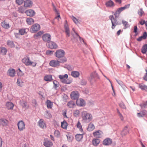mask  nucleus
Segmentation results:
<instances>
[{"label": "nucleus", "mask_w": 147, "mask_h": 147, "mask_svg": "<svg viewBox=\"0 0 147 147\" xmlns=\"http://www.w3.org/2000/svg\"><path fill=\"white\" fill-rule=\"evenodd\" d=\"M6 106L8 109H12L13 108L14 105L12 102H8L6 104Z\"/></svg>", "instance_id": "nucleus-32"}, {"label": "nucleus", "mask_w": 147, "mask_h": 147, "mask_svg": "<svg viewBox=\"0 0 147 147\" xmlns=\"http://www.w3.org/2000/svg\"><path fill=\"white\" fill-rule=\"evenodd\" d=\"M18 129L22 131L25 128V123L22 120L20 121L18 123Z\"/></svg>", "instance_id": "nucleus-9"}, {"label": "nucleus", "mask_w": 147, "mask_h": 147, "mask_svg": "<svg viewBox=\"0 0 147 147\" xmlns=\"http://www.w3.org/2000/svg\"><path fill=\"white\" fill-rule=\"evenodd\" d=\"M32 2L30 0H26L24 1V6L25 7H28L32 6Z\"/></svg>", "instance_id": "nucleus-23"}, {"label": "nucleus", "mask_w": 147, "mask_h": 147, "mask_svg": "<svg viewBox=\"0 0 147 147\" xmlns=\"http://www.w3.org/2000/svg\"><path fill=\"white\" fill-rule=\"evenodd\" d=\"M8 121L5 119H0V125L3 126L7 125Z\"/></svg>", "instance_id": "nucleus-22"}, {"label": "nucleus", "mask_w": 147, "mask_h": 147, "mask_svg": "<svg viewBox=\"0 0 147 147\" xmlns=\"http://www.w3.org/2000/svg\"><path fill=\"white\" fill-rule=\"evenodd\" d=\"M25 13L27 16L30 17L33 16L35 14L34 11L32 9H29L27 10L26 11Z\"/></svg>", "instance_id": "nucleus-18"}, {"label": "nucleus", "mask_w": 147, "mask_h": 147, "mask_svg": "<svg viewBox=\"0 0 147 147\" xmlns=\"http://www.w3.org/2000/svg\"><path fill=\"white\" fill-rule=\"evenodd\" d=\"M122 10L120 9V8H118L117 11L114 13V15L115 16V17L113 15H111L109 16V19L111 20L112 23L111 28L113 29H114L115 27L117 25H120L121 24L119 22L117 21V18L119 16V14L122 11Z\"/></svg>", "instance_id": "nucleus-1"}, {"label": "nucleus", "mask_w": 147, "mask_h": 147, "mask_svg": "<svg viewBox=\"0 0 147 147\" xmlns=\"http://www.w3.org/2000/svg\"><path fill=\"white\" fill-rule=\"evenodd\" d=\"M72 19L74 22L76 24H77L78 22V19H76L75 17L72 16Z\"/></svg>", "instance_id": "nucleus-59"}, {"label": "nucleus", "mask_w": 147, "mask_h": 147, "mask_svg": "<svg viewBox=\"0 0 147 147\" xmlns=\"http://www.w3.org/2000/svg\"><path fill=\"white\" fill-rule=\"evenodd\" d=\"M47 107L48 108L51 109L52 108L53 104L49 100H47L46 102Z\"/></svg>", "instance_id": "nucleus-38"}, {"label": "nucleus", "mask_w": 147, "mask_h": 147, "mask_svg": "<svg viewBox=\"0 0 147 147\" xmlns=\"http://www.w3.org/2000/svg\"><path fill=\"white\" fill-rule=\"evenodd\" d=\"M20 103L23 108H25L27 106V103L24 100H20Z\"/></svg>", "instance_id": "nucleus-47"}, {"label": "nucleus", "mask_w": 147, "mask_h": 147, "mask_svg": "<svg viewBox=\"0 0 147 147\" xmlns=\"http://www.w3.org/2000/svg\"><path fill=\"white\" fill-rule=\"evenodd\" d=\"M119 106L122 109H125L126 108L123 102H121L119 104Z\"/></svg>", "instance_id": "nucleus-62"}, {"label": "nucleus", "mask_w": 147, "mask_h": 147, "mask_svg": "<svg viewBox=\"0 0 147 147\" xmlns=\"http://www.w3.org/2000/svg\"><path fill=\"white\" fill-rule=\"evenodd\" d=\"M47 47L51 49H56L58 48V45L55 42L52 41H50L46 44Z\"/></svg>", "instance_id": "nucleus-5"}, {"label": "nucleus", "mask_w": 147, "mask_h": 147, "mask_svg": "<svg viewBox=\"0 0 147 147\" xmlns=\"http://www.w3.org/2000/svg\"><path fill=\"white\" fill-rule=\"evenodd\" d=\"M27 23L29 25L32 24L34 22V20L31 18H28L26 20Z\"/></svg>", "instance_id": "nucleus-35"}, {"label": "nucleus", "mask_w": 147, "mask_h": 147, "mask_svg": "<svg viewBox=\"0 0 147 147\" xmlns=\"http://www.w3.org/2000/svg\"><path fill=\"white\" fill-rule=\"evenodd\" d=\"M38 123L39 126L41 128L43 129L46 127V124L43 119H40Z\"/></svg>", "instance_id": "nucleus-14"}, {"label": "nucleus", "mask_w": 147, "mask_h": 147, "mask_svg": "<svg viewBox=\"0 0 147 147\" xmlns=\"http://www.w3.org/2000/svg\"><path fill=\"white\" fill-rule=\"evenodd\" d=\"M61 81L62 83L66 84H69L71 83V82L70 80L66 78L61 80Z\"/></svg>", "instance_id": "nucleus-48"}, {"label": "nucleus", "mask_w": 147, "mask_h": 147, "mask_svg": "<svg viewBox=\"0 0 147 147\" xmlns=\"http://www.w3.org/2000/svg\"><path fill=\"white\" fill-rule=\"evenodd\" d=\"M71 75L74 78H77L79 76L80 73L78 71H73L71 72Z\"/></svg>", "instance_id": "nucleus-33"}, {"label": "nucleus", "mask_w": 147, "mask_h": 147, "mask_svg": "<svg viewBox=\"0 0 147 147\" xmlns=\"http://www.w3.org/2000/svg\"><path fill=\"white\" fill-rule=\"evenodd\" d=\"M65 52L64 50L61 49H58L55 53L54 55L57 58H60L64 57Z\"/></svg>", "instance_id": "nucleus-4"}, {"label": "nucleus", "mask_w": 147, "mask_h": 147, "mask_svg": "<svg viewBox=\"0 0 147 147\" xmlns=\"http://www.w3.org/2000/svg\"><path fill=\"white\" fill-rule=\"evenodd\" d=\"M44 79L46 81H51L52 80V77L51 75H47L45 76Z\"/></svg>", "instance_id": "nucleus-36"}, {"label": "nucleus", "mask_w": 147, "mask_h": 147, "mask_svg": "<svg viewBox=\"0 0 147 147\" xmlns=\"http://www.w3.org/2000/svg\"><path fill=\"white\" fill-rule=\"evenodd\" d=\"M95 128L94 125L92 123H90L87 128V130L89 131H92Z\"/></svg>", "instance_id": "nucleus-29"}, {"label": "nucleus", "mask_w": 147, "mask_h": 147, "mask_svg": "<svg viewBox=\"0 0 147 147\" xmlns=\"http://www.w3.org/2000/svg\"><path fill=\"white\" fill-rule=\"evenodd\" d=\"M138 87L142 90L147 92V86L140 84L139 85Z\"/></svg>", "instance_id": "nucleus-31"}, {"label": "nucleus", "mask_w": 147, "mask_h": 147, "mask_svg": "<svg viewBox=\"0 0 147 147\" xmlns=\"http://www.w3.org/2000/svg\"><path fill=\"white\" fill-rule=\"evenodd\" d=\"M144 13V12L142 8L140 9L138 11V14L140 16H141Z\"/></svg>", "instance_id": "nucleus-53"}, {"label": "nucleus", "mask_w": 147, "mask_h": 147, "mask_svg": "<svg viewBox=\"0 0 147 147\" xmlns=\"http://www.w3.org/2000/svg\"><path fill=\"white\" fill-rule=\"evenodd\" d=\"M141 36L144 39H146L147 37V33L146 32H144L143 34V35Z\"/></svg>", "instance_id": "nucleus-63"}, {"label": "nucleus", "mask_w": 147, "mask_h": 147, "mask_svg": "<svg viewBox=\"0 0 147 147\" xmlns=\"http://www.w3.org/2000/svg\"><path fill=\"white\" fill-rule=\"evenodd\" d=\"M44 145L47 147H51L53 145V143L50 140H45L44 142Z\"/></svg>", "instance_id": "nucleus-21"}, {"label": "nucleus", "mask_w": 147, "mask_h": 147, "mask_svg": "<svg viewBox=\"0 0 147 147\" xmlns=\"http://www.w3.org/2000/svg\"><path fill=\"white\" fill-rule=\"evenodd\" d=\"M129 132L127 126L125 127L123 131L121 132V135L125 136Z\"/></svg>", "instance_id": "nucleus-30"}, {"label": "nucleus", "mask_w": 147, "mask_h": 147, "mask_svg": "<svg viewBox=\"0 0 147 147\" xmlns=\"http://www.w3.org/2000/svg\"><path fill=\"white\" fill-rule=\"evenodd\" d=\"M64 67L67 68L69 70H71L72 69V67H71V65H65Z\"/></svg>", "instance_id": "nucleus-61"}, {"label": "nucleus", "mask_w": 147, "mask_h": 147, "mask_svg": "<svg viewBox=\"0 0 147 147\" xmlns=\"http://www.w3.org/2000/svg\"><path fill=\"white\" fill-rule=\"evenodd\" d=\"M59 78L61 80H62L65 78L67 79L68 78V75L67 74H65L63 75H60L59 76Z\"/></svg>", "instance_id": "nucleus-45"}, {"label": "nucleus", "mask_w": 147, "mask_h": 147, "mask_svg": "<svg viewBox=\"0 0 147 147\" xmlns=\"http://www.w3.org/2000/svg\"><path fill=\"white\" fill-rule=\"evenodd\" d=\"M22 61L26 66H30L32 65V62L30 61V59L28 56H26L22 59Z\"/></svg>", "instance_id": "nucleus-8"}, {"label": "nucleus", "mask_w": 147, "mask_h": 147, "mask_svg": "<svg viewBox=\"0 0 147 147\" xmlns=\"http://www.w3.org/2000/svg\"><path fill=\"white\" fill-rule=\"evenodd\" d=\"M116 80L117 83L119 84V85H120L121 87L123 88V89L125 90L126 89V86L121 81L117 80L116 79Z\"/></svg>", "instance_id": "nucleus-28"}, {"label": "nucleus", "mask_w": 147, "mask_h": 147, "mask_svg": "<svg viewBox=\"0 0 147 147\" xmlns=\"http://www.w3.org/2000/svg\"><path fill=\"white\" fill-rule=\"evenodd\" d=\"M140 106L142 109L147 108V101L140 104Z\"/></svg>", "instance_id": "nucleus-52"}, {"label": "nucleus", "mask_w": 147, "mask_h": 147, "mask_svg": "<svg viewBox=\"0 0 147 147\" xmlns=\"http://www.w3.org/2000/svg\"><path fill=\"white\" fill-rule=\"evenodd\" d=\"M77 105L79 107H83L85 105V102L82 99H78L76 101Z\"/></svg>", "instance_id": "nucleus-11"}, {"label": "nucleus", "mask_w": 147, "mask_h": 147, "mask_svg": "<svg viewBox=\"0 0 147 147\" xmlns=\"http://www.w3.org/2000/svg\"><path fill=\"white\" fill-rule=\"evenodd\" d=\"M54 136L57 138H59L60 136V132L58 130H55L54 133Z\"/></svg>", "instance_id": "nucleus-51"}, {"label": "nucleus", "mask_w": 147, "mask_h": 147, "mask_svg": "<svg viewBox=\"0 0 147 147\" xmlns=\"http://www.w3.org/2000/svg\"><path fill=\"white\" fill-rule=\"evenodd\" d=\"M146 111L145 110L141 111L137 113V116L139 117H143L146 114Z\"/></svg>", "instance_id": "nucleus-25"}, {"label": "nucleus", "mask_w": 147, "mask_h": 147, "mask_svg": "<svg viewBox=\"0 0 147 147\" xmlns=\"http://www.w3.org/2000/svg\"><path fill=\"white\" fill-rule=\"evenodd\" d=\"M43 33L42 31H39L36 34H34V38L38 37V36H41Z\"/></svg>", "instance_id": "nucleus-49"}, {"label": "nucleus", "mask_w": 147, "mask_h": 147, "mask_svg": "<svg viewBox=\"0 0 147 147\" xmlns=\"http://www.w3.org/2000/svg\"><path fill=\"white\" fill-rule=\"evenodd\" d=\"M22 81L21 80L19 79H18L17 83L18 84V86L22 87Z\"/></svg>", "instance_id": "nucleus-55"}, {"label": "nucleus", "mask_w": 147, "mask_h": 147, "mask_svg": "<svg viewBox=\"0 0 147 147\" xmlns=\"http://www.w3.org/2000/svg\"><path fill=\"white\" fill-rule=\"evenodd\" d=\"M147 51V44H145L142 47L141 52L143 54H145Z\"/></svg>", "instance_id": "nucleus-39"}, {"label": "nucleus", "mask_w": 147, "mask_h": 147, "mask_svg": "<svg viewBox=\"0 0 147 147\" xmlns=\"http://www.w3.org/2000/svg\"><path fill=\"white\" fill-rule=\"evenodd\" d=\"M40 28L39 24L36 23L34 24L31 26L30 30L32 33H34L39 30Z\"/></svg>", "instance_id": "nucleus-6"}, {"label": "nucleus", "mask_w": 147, "mask_h": 147, "mask_svg": "<svg viewBox=\"0 0 147 147\" xmlns=\"http://www.w3.org/2000/svg\"><path fill=\"white\" fill-rule=\"evenodd\" d=\"M79 95V92L78 91H75L71 92L70 96L72 100H76L78 99Z\"/></svg>", "instance_id": "nucleus-7"}, {"label": "nucleus", "mask_w": 147, "mask_h": 147, "mask_svg": "<svg viewBox=\"0 0 147 147\" xmlns=\"http://www.w3.org/2000/svg\"><path fill=\"white\" fill-rule=\"evenodd\" d=\"M105 5L107 7H113L115 5L113 2L111 0H109L105 3Z\"/></svg>", "instance_id": "nucleus-20"}, {"label": "nucleus", "mask_w": 147, "mask_h": 147, "mask_svg": "<svg viewBox=\"0 0 147 147\" xmlns=\"http://www.w3.org/2000/svg\"><path fill=\"white\" fill-rule=\"evenodd\" d=\"M93 134L95 137L98 138H100L102 136L103 132L101 131L98 130L94 132Z\"/></svg>", "instance_id": "nucleus-15"}, {"label": "nucleus", "mask_w": 147, "mask_h": 147, "mask_svg": "<svg viewBox=\"0 0 147 147\" xmlns=\"http://www.w3.org/2000/svg\"><path fill=\"white\" fill-rule=\"evenodd\" d=\"M24 0H16V3L18 5H20L22 4L24 2Z\"/></svg>", "instance_id": "nucleus-58"}, {"label": "nucleus", "mask_w": 147, "mask_h": 147, "mask_svg": "<svg viewBox=\"0 0 147 147\" xmlns=\"http://www.w3.org/2000/svg\"><path fill=\"white\" fill-rule=\"evenodd\" d=\"M81 134H77L76 135V139L77 141H79L82 138L84 132H83Z\"/></svg>", "instance_id": "nucleus-26"}, {"label": "nucleus", "mask_w": 147, "mask_h": 147, "mask_svg": "<svg viewBox=\"0 0 147 147\" xmlns=\"http://www.w3.org/2000/svg\"><path fill=\"white\" fill-rule=\"evenodd\" d=\"M100 142V140L97 138L93 139L92 141V144L95 146H97L98 144H99Z\"/></svg>", "instance_id": "nucleus-34"}, {"label": "nucleus", "mask_w": 147, "mask_h": 147, "mask_svg": "<svg viewBox=\"0 0 147 147\" xmlns=\"http://www.w3.org/2000/svg\"><path fill=\"white\" fill-rule=\"evenodd\" d=\"M17 71V74L18 76H21L24 75V73L20 68L18 69Z\"/></svg>", "instance_id": "nucleus-54"}, {"label": "nucleus", "mask_w": 147, "mask_h": 147, "mask_svg": "<svg viewBox=\"0 0 147 147\" xmlns=\"http://www.w3.org/2000/svg\"><path fill=\"white\" fill-rule=\"evenodd\" d=\"M64 27L65 30V32L67 34V36L69 37L70 35L69 29L68 24L67 22L65 24Z\"/></svg>", "instance_id": "nucleus-17"}, {"label": "nucleus", "mask_w": 147, "mask_h": 147, "mask_svg": "<svg viewBox=\"0 0 147 147\" xmlns=\"http://www.w3.org/2000/svg\"><path fill=\"white\" fill-rule=\"evenodd\" d=\"M54 51H53L48 50H47L46 51V54L47 55L51 56L53 54Z\"/></svg>", "instance_id": "nucleus-50"}, {"label": "nucleus", "mask_w": 147, "mask_h": 147, "mask_svg": "<svg viewBox=\"0 0 147 147\" xmlns=\"http://www.w3.org/2000/svg\"><path fill=\"white\" fill-rule=\"evenodd\" d=\"M29 31V29L28 28H22L19 29V32L20 34L23 35L25 34H26Z\"/></svg>", "instance_id": "nucleus-19"}, {"label": "nucleus", "mask_w": 147, "mask_h": 147, "mask_svg": "<svg viewBox=\"0 0 147 147\" xmlns=\"http://www.w3.org/2000/svg\"><path fill=\"white\" fill-rule=\"evenodd\" d=\"M53 84H54V88L56 90H57V88L59 86V82L56 80H54L53 81Z\"/></svg>", "instance_id": "nucleus-41"}, {"label": "nucleus", "mask_w": 147, "mask_h": 147, "mask_svg": "<svg viewBox=\"0 0 147 147\" xmlns=\"http://www.w3.org/2000/svg\"><path fill=\"white\" fill-rule=\"evenodd\" d=\"M42 38L44 41L48 42L51 41V36L50 34L47 33L44 34L43 35Z\"/></svg>", "instance_id": "nucleus-10"}, {"label": "nucleus", "mask_w": 147, "mask_h": 147, "mask_svg": "<svg viewBox=\"0 0 147 147\" xmlns=\"http://www.w3.org/2000/svg\"><path fill=\"white\" fill-rule=\"evenodd\" d=\"M80 84L82 85H85L86 84L87 81L84 79H82L80 82Z\"/></svg>", "instance_id": "nucleus-60"}, {"label": "nucleus", "mask_w": 147, "mask_h": 147, "mask_svg": "<svg viewBox=\"0 0 147 147\" xmlns=\"http://www.w3.org/2000/svg\"><path fill=\"white\" fill-rule=\"evenodd\" d=\"M82 116L83 121L85 123H89L92 120L93 117L92 114L86 111L82 112Z\"/></svg>", "instance_id": "nucleus-2"}, {"label": "nucleus", "mask_w": 147, "mask_h": 147, "mask_svg": "<svg viewBox=\"0 0 147 147\" xmlns=\"http://www.w3.org/2000/svg\"><path fill=\"white\" fill-rule=\"evenodd\" d=\"M59 63H63L66 62L67 61L66 58L64 57L63 58H59Z\"/></svg>", "instance_id": "nucleus-44"}, {"label": "nucleus", "mask_w": 147, "mask_h": 147, "mask_svg": "<svg viewBox=\"0 0 147 147\" xmlns=\"http://www.w3.org/2000/svg\"><path fill=\"white\" fill-rule=\"evenodd\" d=\"M7 74L11 77H13L15 76L16 71L13 69H9L7 71Z\"/></svg>", "instance_id": "nucleus-16"}, {"label": "nucleus", "mask_w": 147, "mask_h": 147, "mask_svg": "<svg viewBox=\"0 0 147 147\" xmlns=\"http://www.w3.org/2000/svg\"><path fill=\"white\" fill-rule=\"evenodd\" d=\"M143 79L144 80L147 81V73H145L143 77Z\"/></svg>", "instance_id": "nucleus-64"}, {"label": "nucleus", "mask_w": 147, "mask_h": 147, "mask_svg": "<svg viewBox=\"0 0 147 147\" xmlns=\"http://www.w3.org/2000/svg\"><path fill=\"white\" fill-rule=\"evenodd\" d=\"M59 62L58 60H52L50 62L49 65L52 67H56L59 65Z\"/></svg>", "instance_id": "nucleus-13"}, {"label": "nucleus", "mask_w": 147, "mask_h": 147, "mask_svg": "<svg viewBox=\"0 0 147 147\" xmlns=\"http://www.w3.org/2000/svg\"><path fill=\"white\" fill-rule=\"evenodd\" d=\"M7 52V49L4 47L0 48V53L3 55L6 54Z\"/></svg>", "instance_id": "nucleus-37"}, {"label": "nucleus", "mask_w": 147, "mask_h": 147, "mask_svg": "<svg viewBox=\"0 0 147 147\" xmlns=\"http://www.w3.org/2000/svg\"><path fill=\"white\" fill-rule=\"evenodd\" d=\"M112 142V140L110 138H107L103 140L102 144L105 146H108L111 145Z\"/></svg>", "instance_id": "nucleus-12"}, {"label": "nucleus", "mask_w": 147, "mask_h": 147, "mask_svg": "<svg viewBox=\"0 0 147 147\" xmlns=\"http://www.w3.org/2000/svg\"><path fill=\"white\" fill-rule=\"evenodd\" d=\"M122 23L124 27V29L127 28L130 26V25L128 24V22L125 21L123 20H122Z\"/></svg>", "instance_id": "nucleus-40"}, {"label": "nucleus", "mask_w": 147, "mask_h": 147, "mask_svg": "<svg viewBox=\"0 0 147 147\" xmlns=\"http://www.w3.org/2000/svg\"><path fill=\"white\" fill-rule=\"evenodd\" d=\"M75 103L74 101H70L68 102L67 105L70 108H74L75 106Z\"/></svg>", "instance_id": "nucleus-27"}, {"label": "nucleus", "mask_w": 147, "mask_h": 147, "mask_svg": "<svg viewBox=\"0 0 147 147\" xmlns=\"http://www.w3.org/2000/svg\"><path fill=\"white\" fill-rule=\"evenodd\" d=\"M67 125V122L65 120L61 123V127L63 129H66Z\"/></svg>", "instance_id": "nucleus-46"}, {"label": "nucleus", "mask_w": 147, "mask_h": 147, "mask_svg": "<svg viewBox=\"0 0 147 147\" xmlns=\"http://www.w3.org/2000/svg\"><path fill=\"white\" fill-rule=\"evenodd\" d=\"M7 45L9 47L12 48L15 46V45L13 42L9 40H7Z\"/></svg>", "instance_id": "nucleus-42"}, {"label": "nucleus", "mask_w": 147, "mask_h": 147, "mask_svg": "<svg viewBox=\"0 0 147 147\" xmlns=\"http://www.w3.org/2000/svg\"><path fill=\"white\" fill-rule=\"evenodd\" d=\"M1 24V26L5 29H8L10 27L9 24L6 22L5 21L2 22Z\"/></svg>", "instance_id": "nucleus-24"}, {"label": "nucleus", "mask_w": 147, "mask_h": 147, "mask_svg": "<svg viewBox=\"0 0 147 147\" xmlns=\"http://www.w3.org/2000/svg\"><path fill=\"white\" fill-rule=\"evenodd\" d=\"M77 127L79 129V131L82 133L84 132L83 129L82 127V126L81 125L79 121H78L77 124Z\"/></svg>", "instance_id": "nucleus-43"}, {"label": "nucleus", "mask_w": 147, "mask_h": 147, "mask_svg": "<svg viewBox=\"0 0 147 147\" xmlns=\"http://www.w3.org/2000/svg\"><path fill=\"white\" fill-rule=\"evenodd\" d=\"M45 117L49 119L52 117V115L49 112H47L45 114Z\"/></svg>", "instance_id": "nucleus-56"}, {"label": "nucleus", "mask_w": 147, "mask_h": 147, "mask_svg": "<svg viewBox=\"0 0 147 147\" xmlns=\"http://www.w3.org/2000/svg\"><path fill=\"white\" fill-rule=\"evenodd\" d=\"M96 78L98 79H100L98 74L96 73V71H94L91 74L89 78V80L92 84L96 81V80L95 79Z\"/></svg>", "instance_id": "nucleus-3"}, {"label": "nucleus", "mask_w": 147, "mask_h": 147, "mask_svg": "<svg viewBox=\"0 0 147 147\" xmlns=\"http://www.w3.org/2000/svg\"><path fill=\"white\" fill-rule=\"evenodd\" d=\"M138 28L137 26L136 25L134 27V32L135 33V36H137L138 34Z\"/></svg>", "instance_id": "nucleus-57"}]
</instances>
